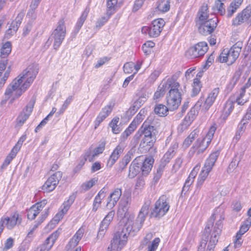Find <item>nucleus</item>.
I'll return each mask as SVG.
<instances>
[{
	"label": "nucleus",
	"instance_id": "obj_16",
	"mask_svg": "<svg viewBox=\"0 0 251 251\" xmlns=\"http://www.w3.org/2000/svg\"><path fill=\"white\" fill-rule=\"evenodd\" d=\"M35 103V99L32 98L20 113L17 119V125L19 126H22L29 118L32 112Z\"/></svg>",
	"mask_w": 251,
	"mask_h": 251
},
{
	"label": "nucleus",
	"instance_id": "obj_52",
	"mask_svg": "<svg viewBox=\"0 0 251 251\" xmlns=\"http://www.w3.org/2000/svg\"><path fill=\"white\" fill-rule=\"evenodd\" d=\"M134 64L132 62H127L125 64L123 69L124 71L126 74H129L132 72Z\"/></svg>",
	"mask_w": 251,
	"mask_h": 251
},
{
	"label": "nucleus",
	"instance_id": "obj_27",
	"mask_svg": "<svg viewBox=\"0 0 251 251\" xmlns=\"http://www.w3.org/2000/svg\"><path fill=\"white\" fill-rule=\"evenodd\" d=\"M84 234V231L82 229H79L74 236L72 238L67 248L68 250H73L78 244L79 241L81 239Z\"/></svg>",
	"mask_w": 251,
	"mask_h": 251
},
{
	"label": "nucleus",
	"instance_id": "obj_40",
	"mask_svg": "<svg viewBox=\"0 0 251 251\" xmlns=\"http://www.w3.org/2000/svg\"><path fill=\"white\" fill-rule=\"evenodd\" d=\"M156 140V138H151V137H144L141 140V145H142L143 147L151 148L153 146Z\"/></svg>",
	"mask_w": 251,
	"mask_h": 251
},
{
	"label": "nucleus",
	"instance_id": "obj_34",
	"mask_svg": "<svg viewBox=\"0 0 251 251\" xmlns=\"http://www.w3.org/2000/svg\"><path fill=\"white\" fill-rule=\"evenodd\" d=\"M168 109H170L169 107H167L165 105L159 104L155 107L154 111L159 116L164 117L168 114Z\"/></svg>",
	"mask_w": 251,
	"mask_h": 251
},
{
	"label": "nucleus",
	"instance_id": "obj_43",
	"mask_svg": "<svg viewBox=\"0 0 251 251\" xmlns=\"http://www.w3.org/2000/svg\"><path fill=\"white\" fill-rule=\"evenodd\" d=\"M82 156L84 158H85L86 160L88 159L90 162H92L94 161L96 157V155H94L93 149L92 148H90L89 149L86 150Z\"/></svg>",
	"mask_w": 251,
	"mask_h": 251
},
{
	"label": "nucleus",
	"instance_id": "obj_17",
	"mask_svg": "<svg viewBox=\"0 0 251 251\" xmlns=\"http://www.w3.org/2000/svg\"><path fill=\"white\" fill-rule=\"evenodd\" d=\"M220 92L219 87L213 89L208 94L206 99L203 101L201 111H207L213 105Z\"/></svg>",
	"mask_w": 251,
	"mask_h": 251
},
{
	"label": "nucleus",
	"instance_id": "obj_26",
	"mask_svg": "<svg viewBox=\"0 0 251 251\" xmlns=\"http://www.w3.org/2000/svg\"><path fill=\"white\" fill-rule=\"evenodd\" d=\"M153 162V158L152 157H149L146 158L143 163H140V170L142 171L143 176H146L149 174L152 167Z\"/></svg>",
	"mask_w": 251,
	"mask_h": 251
},
{
	"label": "nucleus",
	"instance_id": "obj_4",
	"mask_svg": "<svg viewBox=\"0 0 251 251\" xmlns=\"http://www.w3.org/2000/svg\"><path fill=\"white\" fill-rule=\"evenodd\" d=\"M180 85L176 81V76L173 75L167 81L160 84L154 95V99H158L164 96L165 92L170 89L167 96V105L171 110H174L180 104L181 97L179 90Z\"/></svg>",
	"mask_w": 251,
	"mask_h": 251
},
{
	"label": "nucleus",
	"instance_id": "obj_6",
	"mask_svg": "<svg viewBox=\"0 0 251 251\" xmlns=\"http://www.w3.org/2000/svg\"><path fill=\"white\" fill-rule=\"evenodd\" d=\"M220 153V151H216L212 152L206 159L204 166L199 174L197 186L201 187L208 176L209 173L212 170Z\"/></svg>",
	"mask_w": 251,
	"mask_h": 251
},
{
	"label": "nucleus",
	"instance_id": "obj_29",
	"mask_svg": "<svg viewBox=\"0 0 251 251\" xmlns=\"http://www.w3.org/2000/svg\"><path fill=\"white\" fill-rule=\"evenodd\" d=\"M137 124L135 120L130 124L128 127L125 130V131L122 134L120 139L122 142H124L128 136H129L136 128Z\"/></svg>",
	"mask_w": 251,
	"mask_h": 251
},
{
	"label": "nucleus",
	"instance_id": "obj_50",
	"mask_svg": "<svg viewBox=\"0 0 251 251\" xmlns=\"http://www.w3.org/2000/svg\"><path fill=\"white\" fill-rule=\"evenodd\" d=\"M19 27L18 25H16V23L13 22L7 30L6 33L9 35H12L17 31Z\"/></svg>",
	"mask_w": 251,
	"mask_h": 251
},
{
	"label": "nucleus",
	"instance_id": "obj_18",
	"mask_svg": "<svg viewBox=\"0 0 251 251\" xmlns=\"http://www.w3.org/2000/svg\"><path fill=\"white\" fill-rule=\"evenodd\" d=\"M114 214V211H110L102 221L97 235L98 239H101L103 238L110 222L113 219Z\"/></svg>",
	"mask_w": 251,
	"mask_h": 251
},
{
	"label": "nucleus",
	"instance_id": "obj_42",
	"mask_svg": "<svg viewBox=\"0 0 251 251\" xmlns=\"http://www.w3.org/2000/svg\"><path fill=\"white\" fill-rule=\"evenodd\" d=\"M226 0H216L215 2L214 6L213 8V10L216 9L218 12H220L221 15H223L225 12V9L224 8V3Z\"/></svg>",
	"mask_w": 251,
	"mask_h": 251
},
{
	"label": "nucleus",
	"instance_id": "obj_14",
	"mask_svg": "<svg viewBox=\"0 0 251 251\" xmlns=\"http://www.w3.org/2000/svg\"><path fill=\"white\" fill-rule=\"evenodd\" d=\"M246 22L251 23V4L239 13L232 20V25L237 26Z\"/></svg>",
	"mask_w": 251,
	"mask_h": 251
},
{
	"label": "nucleus",
	"instance_id": "obj_53",
	"mask_svg": "<svg viewBox=\"0 0 251 251\" xmlns=\"http://www.w3.org/2000/svg\"><path fill=\"white\" fill-rule=\"evenodd\" d=\"M33 26V23L32 22L30 21L27 23V24L25 26L23 29V35L24 36H26L29 34V32L31 31Z\"/></svg>",
	"mask_w": 251,
	"mask_h": 251
},
{
	"label": "nucleus",
	"instance_id": "obj_15",
	"mask_svg": "<svg viewBox=\"0 0 251 251\" xmlns=\"http://www.w3.org/2000/svg\"><path fill=\"white\" fill-rule=\"evenodd\" d=\"M62 176V173L60 171H58L51 175L48 178L44 184L42 186V189L44 191L49 192L53 191L56 185L58 184L59 180Z\"/></svg>",
	"mask_w": 251,
	"mask_h": 251
},
{
	"label": "nucleus",
	"instance_id": "obj_11",
	"mask_svg": "<svg viewBox=\"0 0 251 251\" xmlns=\"http://www.w3.org/2000/svg\"><path fill=\"white\" fill-rule=\"evenodd\" d=\"M218 22V18L214 16L213 17L207 20L197 23V25H199V32L204 35L211 34L217 27Z\"/></svg>",
	"mask_w": 251,
	"mask_h": 251
},
{
	"label": "nucleus",
	"instance_id": "obj_5",
	"mask_svg": "<svg viewBox=\"0 0 251 251\" xmlns=\"http://www.w3.org/2000/svg\"><path fill=\"white\" fill-rule=\"evenodd\" d=\"M243 47L242 42L236 43L230 50L224 49L218 57L220 62H226L228 65L233 64L238 57Z\"/></svg>",
	"mask_w": 251,
	"mask_h": 251
},
{
	"label": "nucleus",
	"instance_id": "obj_62",
	"mask_svg": "<svg viewBox=\"0 0 251 251\" xmlns=\"http://www.w3.org/2000/svg\"><path fill=\"white\" fill-rule=\"evenodd\" d=\"M238 8H236L235 6L232 5L231 4L230 6L227 8V17L228 18L231 17L233 14L236 12Z\"/></svg>",
	"mask_w": 251,
	"mask_h": 251
},
{
	"label": "nucleus",
	"instance_id": "obj_32",
	"mask_svg": "<svg viewBox=\"0 0 251 251\" xmlns=\"http://www.w3.org/2000/svg\"><path fill=\"white\" fill-rule=\"evenodd\" d=\"M208 8L207 5H203L200 9L198 16L199 17V23L206 20L209 17Z\"/></svg>",
	"mask_w": 251,
	"mask_h": 251
},
{
	"label": "nucleus",
	"instance_id": "obj_61",
	"mask_svg": "<svg viewBox=\"0 0 251 251\" xmlns=\"http://www.w3.org/2000/svg\"><path fill=\"white\" fill-rule=\"evenodd\" d=\"M242 72V70L240 68H239L234 73L233 77L232 80L234 81V83H236L237 81L239 79Z\"/></svg>",
	"mask_w": 251,
	"mask_h": 251
},
{
	"label": "nucleus",
	"instance_id": "obj_3",
	"mask_svg": "<svg viewBox=\"0 0 251 251\" xmlns=\"http://www.w3.org/2000/svg\"><path fill=\"white\" fill-rule=\"evenodd\" d=\"M38 72V65L35 63L30 64L23 71L20 77L15 79L8 86L5 92V98L8 99L12 97L10 100L11 103L15 99L18 98L30 86Z\"/></svg>",
	"mask_w": 251,
	"mask_h": 251
},
{
	"label": "nucleus",
	"instance_id": "obj_2",
	"mask_svg": "<svg viewBox=\"0 0 251 251\" xmlns=\"http://www.w3.org/2000/svg\"><path fill=\"white\" fill-rule=\"evenodd\" d=\"M222 214L214 213L209 219L203 232L198 251H214L223 227Z\"/></svg>",
	"mask_w": 251,
	"mask_h": 251
},
{
	"label": "nucleus",
	"instance_id": "obj_31",
	"mask_svg": "<svg viewBox=\"0 0 251 251\" xmlns=\"http://www.w3.org/2000/svg\"><path fill=\"white\" fill-rule=\"evenodd\" d=\"M89 12V9L87 8H85L84 11L82 12L81 16L78 19L75 27V31L76 32H78L80 29L81 28V26H82L84 22L86 20L88 13Z\"/></svg>",
	"mask_w": 251,
	"mask_h": 251
},
{
	"label": "nucleus",
	"instance_id": "obj_19",
	"mask_svg": "<svg viewBox=\"0 0 251 251\" xmlns=\"http://www.w3.org/2000/svg\"><path fill=\"white\" fill-rule=\"evenodd\" d=\"M59 232L57 230L48 237L43 244L38 247L35 251H49L58 237Z\"/></svg>",
	"mask_w": 251,
	"mask_h": 251
},
{
	"label": "nucleus",
	"instance_id": "obj_44",
	"mask_svg": "<svg viewBox=\"0 0 251 251\" xmlns=\"http://www.w3.org/2000/svg\"><path fill=\"white\" fill-rule=\"evenodd\" d=\"M160 242L159 238H155L151 242H150L148 245V251H155Z\"/></svg>",
	"mask_w": 251,
	"mask_h": 251
},
{
	"label": "nucleus",
	"instance_id": "obj_23",
	"mask_svg": "<svg viewBox=\"0 0 251 251\" xmlns=\"http://www.w3.org/2000/svg\"><path fill=\"white\" fill-rule=\"evenodd\" d=\"M124 149L123 146L119 144L114 150L107 161V165L109 167H111L114 165L116 160L119 158L120 154L123 152Z\"/></svg>",
	"mask_w": 251,
	"mask_h": 251
},
{
	"label": "nucleus",
	"instance_id": "obj_58",
	"mask_svg": "<svg viewBox=\"0 0 251 251\" xmlns=\"http://www.w3.org/2000/svg\"><path fill=\"white\" fill-rule=\"evenodd\" d=\"M13 243H14L13 239L11 237H9V238H8L6 240V241L5 243L4 247L3 248V250L7 251V250L11 249L13 247Z\"/></svg>",
	"mask_w": 251,
	"mask_h": 251
},
{
	"label": "nucleus",
	"instance_id": "obj_59",
	"mask_svg": "<svg viewBox=\"0 0 251 251\" xmlns=\"http://www.w3.org/2000/svg\"><path fill=\"white\" fill-rule=\"evenodd\" d=\"M145 0H136L133 5L132 11L136 12L143 5Z\"/></svg>",
	"mask_w": 251,
	"mask_h": 251
},
{
	"label": "nucleus",
	"instance_id": "obj_51",
	"mask_svg": "<svg viewBox=\"0 0 251 251\" xmlns=\"http://www.w3.org/2000/svg\"><path fill=\"white\" fill-rule=\"evenodd\" d=\"M110 17L108 15H107V16L102 17L98 19L96 24V27L100 28L108 21Z\"/></svg>",
	"mask_w": 251,
	"mask_h": 251
},
{
	"label": "nucleus",
	"instance_id": "obj_24",
	"mask_svg": "<svg viewBox=\"0 0 251 251\" xmlns=\"http://www.w3.org/2000/svg\"><path fill=\"white\" fill-rule=\"evenodd\" d=\"M142 133L144 137H151V138H156L157 133L156 129L152 126L148 125L147 122H145L141 127Z\"/></svg>",
	"mask_w": 251,
	"mask_h": 251
},
{
	"label": "nucleus",
	"instance_id": "obj_48",
	"mask_svg": "<svg viewBox=\"0 0 251 251\" xmlns=\"http://www.w3.org/2000/svg\"><path fill=\"white\" fill-rule=\"evenodd\" d=\"M96 181L97 180L95 178L91 179L89 181L84 183L81 187L83 190L87 191L94 185Z\"/></svg>",
	"mask_w": 251,
	"mask_h": 251
},
{
	"label": "nucleus",
	"instance_id": "obj_56",
	"mask_svg": "<svg viewBox=\"0 0 251 251\" xmlns=\"http://www.w3.org/2000/svg\"><path fill=\"white\" fill-rule=\"evenodd\" d=\"M38 214V212L31 207L27 212V218L31 220H34Z\"/></svg>",
	"mask_w": 251,
	"mask_h": 251
},
{
	"label": "nucleus",
	"instance_id": "obj_63",
	"mask_svg": "<svg viewBox=\"0 0 251 251\" xmlns=\"http://www.w3.org/2000/svg\"><path fill=\"white\" fill-rule=\"evenodd\" d=\"M86 161V158L81 156L80 158L79 163L75 168V170L79 171L82 168Z\"/></svg>",
	"mask_w": 251,
	"mask_h": 251
},
{
	"label": "nucleus",
	"instance_id": "obj_47",
	"mask_svg": "<svg viewBox=\"0 0 251 251\" xmlns=\"http://www.w3.org/2000/svg\"><path fill=\"white\" fill-rule=\"evenodd\" d=\"M182 162L183 160L181 157H178L176 159L175 164H174L172 170V172L173 173H176L179 170L181 166Z\"/></svg>",
	"mask_w": 251,
	"mask_h": 251
},
{
	"label": "nucleus",
	"instance_id": "obj_33",
	"mask_svg": "<svg viewBox=\"0 0 251 251\" xmlns=\"http://www.w3.org/2000/svg\"><path fill=\"white\" fill-rule=\"evenodd\" d=\"M11 49V44L10 42H6L3 44L0 49V57L6 59L5 58L10 53Z\"/></svg>",
	"mask_w": 251,
	"mask_h": 251
},
{
	"label": "nucleus",
	"instance_id": "obj_38",
	"mask_svg": "<svg viewBox=\"0 0 251 251\" xmlns=\"http://www.w3.org/2000/svg\"><path fill=\"white\" fill-rule=\"evenodd\" d=\"M234 108V103L231 101H227L226 102L224 107V118H226Z\"/></svg>",
	"mask_w": 251,
	"mask_h": 251
},
{
	"label": "nucleus",
	"instance_id": "obj_45",
	"mask_svg": "<svg viewBox=\"0 0 251 251\" xmlns=\"http://www.w3.org/2000/svg\"><path fill=\"white\" fill-rule=\"evenodd\" d=\"M47 204V201L46 200H44L42 201L36 203L35 204L33 205L32 206V208L34 209L36 212H38V214L43 209L44 206Z\"/></svg>",
	"mask_w": 251,
	"mask_h": 251
},
{
	"label": "nucleus",
	"instance_id": "obj_8",
	"mask_svg": "<svg viewBox=\"0 0 251 251\" xmlns=\"http://www.w3.org/2000/svg\"><path fill=\"white\" fill-rule=\"evenodd\" d=\"M216 130L215 126H211L205 136L199 138L193 147L194 151L197 155L202 153L207 148L211 142L214 134Z\"/></svg>",
	"mask_w": 251,
	"mask_h": 251
},
{
	"label": "nucleus",
	"instance_id": "obj_7",
	"mask_svg": "<svg viewBox=\"0 0 251 251\" xmlns=\"http://www.w3.org/2000/svg\"><path fill=\"white\" fill-rule=\"evenodd\" d=\"M169 208V199L166 195H163L155 202L154 207L151 210L150 217L160 219L167 213Z\"/></svg>",
	"mask_w": 251,
	"mask_h": 251
},
{
	"label": "nucleus",
	"instance_id": "obj_37",
	"mask_svg": "<svg viewBox=\"0 0 251 251\" xmlns=\"http://www.w3.org/2000/svg\"><path fill=\"white\" fill-rule=\"evenodd\" d=\"M119 122V118L116 117L114 118L109 124L110 127L112 128V131L114 134L119 133L122 129L118 125Z\"/></svg>",
	"mask_w": 251,
	"mask_h": 251
},
{
	"label": "nucleus",
	"instance_id": "obj_46",
	"mask_svg": "<svg viewBox=\"0 0 251 251\" xmlns=\"http://www.w3.org/2000/svg\"><path fill=\"white\" fill-rule=\"evenodd\" d=\"M165 167V166L160 164L159 167L157 169L156 173L155 174L153 178L154 181H158L159 179L161 178Z\"/></svg>",
	"mask_w": 251,
	"mask_h": 251
},
{
	"label": "nucleus",
	"instance_id": "obj_60",
	"mask_svg": "<svg viewBox=\"0 0 251 251\" xmlns=\"http://www.w3.org/2000/svg\"><path fill=\"white\" fill-rule=\"evenodd\" d=\"M160 70H154L150 75L149 79L150 81H154L161 74Z\"/></svg>",
	"mask_w": 251,
	"mask_h": 251
},
{
	"label": "nucleus",
	"instance_id": "obj_25",
	"mask_svg": "<svg viewBox=\"0 0 251 251\" xmlns=\"http://www.w3.org/2000/svg\"><path fill=\"white\" fill-rule=\"evenodd\" d=\"M121 195L122 190L119 188L115 189L108 197L109 201L106 204L107 207L110 208L114 207L119 200Z\"/></svg>",
	"mask_w": 251,
	"mask_h": 251
},
{
	"label": "nucleus",
	"instance_id": "obj_22",
	"mask_svg": "<svg viewBox=\"0 0 251 251\" xmlns=\"http://www.w3.org/2000/svg\"><path fill=\"white\" fill-rule=\"evenodd\" d=\"M177 148L178 144L176 143L174 144L164 155L161 160L160 164L166 166L175 155Z\"/></svg>",
	"mask_w": 251,
	"mask_h": 251
},
{
	"label": "nucleus",
	"instance_id": "obj_13",
	"mask_svg": "<svg viewBox=\"0 0 251 251\" xmlns=\"http://www.w3.org/2000/svg\"><path fill=\"white\" fill-rule=\"evenodd\" d=\"M208 49L207 43L201 42L191 47L186 52V56L190 58H195L203 56Z\"/></svg>",
	"mask_w": 251,
	"mask_h": 251
},
{
	"label": "nucleus",
	"instance_id": "obj_57",
	"mask_svg": "<svg viewBox=\"0 0 251 251\" xmlns=\"http://www.w3.org/2000/svg\"><path fill=\"white\" fill-rule=\"evenodd\" d=\"M131 199L130 198L127 197L126 198H123L120 202L119 205L123 207H127L128 208H129L130 205Z\"/></svg>",
	"mask_w": 251,
	"mask_h": 251
},
{
	"label": "nucleus",
	"instance_id": "obj_55",
	"mask_svg": "<svg viewBox=\"0 0 251 251\" xmlns=\"http://www.w3.org/2000/svg\"><path fill=\"white\" fill-rule=\"evenodd\" d=\"M101 200V199L97 197H95L93 205V211L96 212L98 210V208L100 206Z\"/></svg>",
	"mask_w": 251,
	"mask_h": 251
},
{
	"label": "nucleus",
	"instance_id": "obj_64",
	"mask_svg": "<svg viewBox=\"0 0 251 251\" xmlns=\"http://www.w3.org/2000/svg\"><path fill=\"white\" fill-rule=\"evenodd\" d=\"M24 13L23 12H20L17 15L14 21V23H16V25H18L19 26L21 24L22 21L24 17Z\"/></svg>",
	"mask_w": 251,
	"mask_h": 251
},
{
	"label": "nucleus",
	"instance_id": "obj_1",
	"mask_svg": "<svg viewBox=\"0 0 251 251\" xmlns=\"http://www.w3.org/2000/svg\"><path fill=\"white\" fill-rule=\"evenodd\" d=\"M150 201H146L142 206L138 216L133 222V216L129 215L127 207L119 205L117 212L118 217L122 219L124 225L121 231H117L111 241V247L113 251H120L126 243L128 235L134 236L142 227L146 216L149 213Z\"/></svg>",
	"mask_w": 251,
	"mask_h": 251
},
{
	"label": "nucleus",
	"instance_id": "obj_39",
	"mask_svg": "<svg viewBox=\"0 0 251 251\" xmlns=\"http://www.w3.org/2000/svg\"><path fill=\"white\" fill-rule=\"evenodd\" d=\"M201 85L200 79L196 78L194 79L192 96L194 97L197 95L201 91Z\"/></svg>",
	"mask_w": 251,
	"mask_h": 251
},
{
	"label": "nucleus",
	"instance_id": "obj_20",
	"mask_svg": "<svg viewBox=\"0 0 251 251\" xmlns=\"http://www.w3.org/2000/svg\"><path fill=\"white\" fill-rule=\"evenodd\" d=\"M26 137L25 135L22 136L19 140L17 143L13 147L10 153L6 157L4 162H3L2 167L7 166L11 160L16 156L17 152L20 150V148L23 144L24 141L25 140Z\"/></svg>",
	"mask_w": 251,
	"mask_h": 251
},
{
	"label": "nucleus",
	"instance_id": "obj_12",
	"mask_svg": "<svg viewBox=\"0 0 251 251\" xmlns=\"http://www.w3.org/2000/svg\"><path fill=\"white\" fill-rule=\"evenodd\" d=\"M203 100L204 98L201 97L195 105L191 109L181 125L182 128H187L196 118L200 109L201 107L202 108Z\"/></svg>",
	"mask_w": 251,
	"mask_h": 251
},
{
	"label": "nucleus",
	"instance_id": "obj_28",
	"mask_svg": "<svg viewBox=\"0 0 251 251\" xmlns=\"http://www.w3.org/2000/svg\"><path fill=\"white\" fill-rule=\"evenodd\" d=\"M74 201V197L71 196L67 201L64 202L63 204V208L61 210V213H57L54 218L56 221H59L60 219L62 218V216L67 213Z\"/></svg>",
	"mask_w": 251,
	"mask_h": 251
},
{
	"label": "nucleus",
	"instance_id": "obj_36",
	"mask_svg": "<svg viewBox=\"0 0 251 251\" xmlns=\"http://www.w3.org/2000/svg\"><path fill=\"white\" fill-rule=\"evenodd\" d=\"M170 0H158L157 8L162 12H167L170 8Z\"/></svg>",
	"mask_w": 251,
	"mask_h": 251
},
{
	"label": "nucleus",
	"instance_id": "obj_9",
	"mask_svg": "<svg viewBox=\"0 0 251 251\" xmlns=\"http://www.w3.org/2000/svg\"><path fill=\"white\" fill-rule=\"evenodd\" d=\"M165 24L163 19H157L153 21L149 26H143L141 32L143 34H148L151 37L155 38L160 35Z\"/></svg>",
	"mask_w": 251,
	"mask_h": 251
},
{
	"label": "nucleus",
	"instance_id": "obj_10",
	"mask_svg": "<svg viewBox=\"0 0 251 251\" xmlns=\"http://www.w3.org/2000/svg\"><path fill=\"white\" fill-rule=\"evenodd\" d=\"M66 34V27L64 19H60L56 28L52 33V37L54 39L53 48L57 50L64 40Z\"/></svg>",
	"mask_w": 251,
	"mask_h": 251
},
{
	"label": "nucleus",
	"instance_id": "obj_35",
	"mask_svg": "<svg viewBox=\"0 0 251 251\" xmlns=\"http://www.w3.org/2000/svg\"><path fill=\"white\" fill-rule=\"evenodd\" d=\"M117 0H107L106 15L110 17L116 11Z\"/></svg>",
	"mask_w": 251,
	"mask_h": 251
},
{
	"label": "nucleus",
	"instance_id": "obj_41",
	"mask_svg": "<svg viewBox=\"0 0 251 251\" xmlns=\"http://www.w3.org/2000/svg\"><path fill=\"white\" fill-rule=\"evenodd\" d=\"M198 132L196 130L193 131L184 140L183 142L184 146L186 147H189L193 141L198 137Z\"/></svg>",
	"mask_w": 251,
	"mask_h": 251
},
{
	"label": "nucleus",
	"instance_id": "obj_49",
	"mask_svg": "<svg viewBox=\"0 0 251 251\" xmlns=\"http://www.w3.org/2000/svg\"><path fill=\"white\" fill-rule=\"evenodd\" d=\"M105 143L104 142H101L98 147L96 148L95 149H93V152L94 153V155H96V156H98L99 154L101 153L104 149H105Z\"/></svg>",
	"mask_w": 251,
	"mask_h": 251
},
{
	"label": "nucleus",
	"instance_id": "obj_30",
	"mask_svg": "<svg viewBox=\"0 0 251 251\" xmlns=\"http://www.w3.org/2000/svg\"><path fill=\"white\" fill-rule=\"evenodd\" d=\"M141 164L136 163L133 161L129 166L128 177L130 178H134L140 172Z\"/></svg>",
	"mask_w": 251,
	"mask_h": 251
},
{
	"label": "nucleus",
	"instance_id": "obj_54",
	"mask_svg": "<svg viewBox=\"0 0 251 251\" xmlns=\"http://www.w3.org/2000/svg\"><path fill=\"white\" fill-rule=\"evenodd\" d=\"M145 185L144 178L142 176H139L137 178V180L135 184V188L141 189L143 188Z\"/></svg>",
	"mask_w": 251,
	"mask_h": 251
},
{
	"label": "nucleus",
	"instance_id": "obj_21",
	"mask_svg": "<svg viewBox=\"0 0 251 251\" xmlns=\"http://www.w3.org/2000/svg\"><path fill=\"white\" fill-rule=\"evenodd\" d=\"M2 221L3 226L4 225H5L6 227L11 229L14 228V227L17 224H20L22 222V218L20 217L19 214L17 213H15L12 216L10 217H6L4 218H1L0 221Z\"/></svg>",
	"mask_w": 251,
	"mask_h": 251
}]
</instances>
